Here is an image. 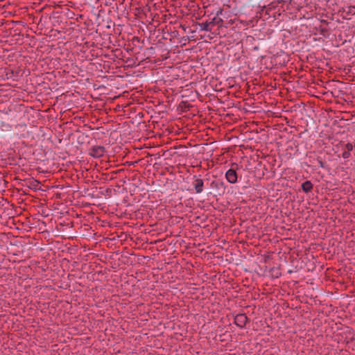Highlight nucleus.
<instances>
[{
    "instance_id": "nucleus-1",
    "label": "nucleus",
    "mask_w": 355,
    "mask_h": 355,
    "mask_svg": "<svg viewBox=\"0 0 355 355\" xmlns=\"http://www.w3.org/2000/svg\"><path fill=\"white\" fill-rule=\"evenodd\" d=\"M192 186L196 193H201L204 190V180L200 178V175H193Z\"/></svg>"
},
{
    "instance_id": "nucleus-2",
    "label": "nucleus",
    "mask_w": 355,
    "mask_h": 355,
    "mask_svg": "<svg viewBox=\"0 0 355 355\" xmlns=\"http://www.w3.org/2000/svg\"><path fill=\"white\" fill-rule=\"evenodd\" d=\"M105 148L103 146H92L89 150V155L95 158H100L104 155Z\"/></svg>"
},
{
    "instance_id": "nucleus-3",
    "label": "nucleus",
    "mask_w": 355,
    "mask_h": 355,
    "mask_svg": "<svg viewBox=\"0 0 355 355\" xmlns=\"http://www.w3.org/2000/svg\"><path fill=\"white\" fill-rule=\"evenodd\" d=\"M248 321V318L244 313H239L234 317V324L241 329L245 326Z\"/></svg>"
},
{
    "instance_id": "nucleus-4",
    "label": "nucleus",
    "mask_w": 355,
    "mask_h": 355,
    "mask_svg": "<svg viewBox=\"0 0 355 355\" xmlns=\"http://www.w3.org/2000/svg\"><path fill=\"white\" fill-rule=\"evenodd\" d=\"M225 178L230 184H235L237 182L238 175L236 170L233 168L227 170L225 173Z\"/></svg>"
},
{
    "instance_id": "nucleus-5",
    "label": "nucleus",
    "mask_w": 355,
    "mask_h": 355,
    "mask_svg": "<svg viewBox=\"0 0 355 355\" xmlns=\"http://www.w3.org/2000/svg\"><path fill=\"white\" fill-rule=\"evenodd\" d=\"M223 9L220 8L217 12L216 15L214 17L212 18V19L209 21L211 23V25L212 28L217 25L218 26H222L223 24V19L220 17V15H222Z\"/></svg>"
},
{
    "instance_id": "nucleus-6",
    "label": "nucleus",
    "mask_w": 355,
    "mask_h": 355,
    "mask_svg": "<svg viewBox=\"0 0 355 355\" xmlns=\"http://www.w3.org/2000/svg\"><path fill=\"white\" fill-rule=\"evenodd\" d=\"M209 187L213 190L218 191L224 189V183L220 180H214L210 182Z\"/></svg>"
},
{
    "instance_id": "nucleus-7",
    "label": "nucleus",
    "mask_w": 355,
    "mask_h": 355,
    "mask_svg": "<svg viewBox=\"0 0 355 355\" xmlns=\"http://www.w3.org/2000/svg\"><path fill=\"white\" fill-rule=\"evenodd\" d=\"M313 184L310 180H306L302 184V189L305 193L311 192L313 189Z\"/></svg>"
},
{
    "instance_id": "nucleus-8",
    "label": "nucleus",
    "mask_w": 355,
    "mask_h": 355,
    "mask_svg": "<svg viewBox=\"0 0 355 355\" xmlns=\"http://www.w3.org/2000/svg\"><path fill=\"white\" fill-rule=\"evenodd\" d=\"M200 29L205 31H211L212 30V26L209 21L202 22L200 24Z\"/></svg>"
},
{
    "instance_id": "nucleus-9",
    "label": "nucleus",
    "mask_w": 355,
    "mask_h": 355,
    "mask_svg": "<svg viewBox=\"0 0 355 355\" xmlns=\"http://www.w3.org/2000/svg\"><path fill=\"white\" fill-rule=\"evenodd\" d=\"M317 162L320 168H324L326 167V163L324 162H323L322 159L320 157H318L317 158Z\"/></svg>"
},
{
    "instance_id": "nucleus-10",
    "label": "nucleus",
    "mask_w": 355,
    "mask_h": 355,
    "mask_svg": "<svg viewBox=\"0 0 355 355\" xmlns=\"http://www.w3.org/2000/svg\"><path fill=\"white\" fill-rule=\"evenodd\" d=\"M351 156L349 151L345 150L342 153V157L343 159H348Z\"/></svg>"
},
{
    "instance_id": "nucleus-11",
    "label": "nucleus",
    "mask_w": 355,
    "mask_h": 355,
    "mask_svg": "<svg viewBox=\"0 0 355 355\" xmlns=\"http://www.w3.org/2000/svg\"><path fill=\"white\" fill-rule=\"evenodd\" d=\"M354 146L351 143L345 144V150L351 152L353 150Z\"/></svg>"
},
{
    "instance_id": "nucleus-12",
    "label": "nucleus",
    "mask_w": 355,
    "mask_h": 355,
    "mask_svg": "<svg viewBox=\"0 0 355 355\" xmlns=\"http://www.w3.org/2000/svg\"><path fill=\"white\" fill-rule=\"evenodd\" d=\"M112 173L113 174H116V171H113Z\"/></svg>"
},
{
    "instance_id": "nucleus-13",
    "label": "nucleus",
    "mask_w": 355,
    "mask_h": 355,
    "mask_svg": "<svg viewBox=\"0 0 355 355\" xmlns=\"http://www.w3.org/2000/svg\"><path fill=\"white\" fill-rule=\"evenodd\" d=\"M107 191H110V189H107Z\"/></svg>"
}]
</instances>
